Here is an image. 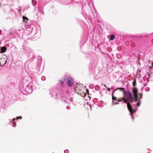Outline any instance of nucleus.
I'll return each mask as SVG.
<instances>
[{"mask_svg":"<svg viewBox=\"0 0 153 153\" xmlns=\"http://www.w3.org/2000/svg\"><path fill=\"white\" fill-rule=\"evenodd\" d=\"M117 89H120V91L123 92V94L124 95V97H125L126 94L127 96H128L130 98H131L132 97V93L129 91H128L126 92H125V91H124V88H118Z\"/></svg>","mask_w":153,"mask_h":153,"instance_id":"1","label":"nucleus"},{"mask_svg":"<svg viewBox=\"0 0 153 153\" xmlns=\"http://www.w3.org/2000/svg\"><path fill=\"white\" fill-rule=\"evenodd\" d=\"M67 84L69 86H72L73 85V81L72 78L70 77H67L66 79Z\"/></svg>","mask_w":153,"mask_h":153,"instance_id":"2","label":"nucleus"},{"mask_svg":"<svg viewBox=\"0 0 153 153\" xmlns=\"http://www.w3.org/2000/svg\"><path fill=\"white\" fill-rule=\"evenodd\" d=\"M127 106L128 109L131 113V115L132 116L133 114V111L130 103L129 102H128L127 103Z\"/></svg>","mask_w":153,"mask_h":153,"instance_id":"3","label":"nucleus"},{"mask_svg":"<svg viewBox=\"0 0 153 153\" xmlns=\"http://www.w3.org/2000/svg\"><path fill=\"white\" fill-rule=\"evenodd\" d=\"M6 62L5 59L2 58L0 60V66H2L4 65Z\"/></svg>","mask_w":153,"mask_h":153,"instance_id":"4","label":"nucleus"},{"mask_svg":"<svg viewBox=\"0 0 153 153\" xmlns=\"http://www.w3.org/2000/svg\"><path fill=\"white\" fill-rule=\"evenodd\" d=\"M132 91L133 94H137V89L135 87L133 88Z\"/></svg>","mask_w":153,"mask_h":153,"instance_id":"5","label":"nucleus"},{"mask_svg":"<svg viewBox=\"0 0 153 153\" xmlns=\"http://www.w3.org/2000/svg\"><path fill=\"white\" fill-rule=\"evenodd\" d=\"M7 50L6 47L4 46L1 48V52L2 53H4Z\"/></svg>","mask_w":153,"mask_h":153,"instance_id":"6","label":"nucleus"},{"mask_svg":"<svg viewBox=\"0 0 153 153\" xmlns=\"http://www.w3.org/2000/svg\"><path fill=\"white\" fill-rule=\"evenodd\" d=\"M65 80V77H62L60 80V82L62 84L64 83Z\"/></svg>","mask_w":153,"mask_h":153,"instance_id":"7","label":"nucleus"},{"mask_svg":"<svg viewBox=\"0 0 153 153\" xmlns=\"http://www.w3.org/2000/svg\"><path fill=\"white\" fill-rule=\"evenodd\" d=\"M22 18L23 19V21L25 22H27L28 20V19L27 17L24 16L22 17Z\"/></svg>","mask_w":153,"mask_h":153,"instance_id":"8","label":"nucleus"},{"mask_svg":"<svg viewBox=\"0 0 153 153\" xmlns=\"http://www.w3.org/2000/svg\"><path fill=\"white\" fill-rule=\"evenodd\" d=\"M115 38V36L114 35H111L110 37V40H113Z\"/></svg>","mask_w":153,"mask_h":153,"instance_id":"9","label":"nucleus"},{"mask_svg":"<svg viewBox=\"0 0 153 153\" xmlns=\"http://www.w3.org/2000/svg\"><path fill=\"white\" fill-rule=\"evenodd\" d=\"M136 85V80L135 79L133 82V85L134 87H135V86Z\"/></svg>","mask_w":153,"mask_h":153,"instance_id":"10","label":"nucleus"},{"mask_svg":"<svg viewBox=\"0 0 153 153\" xmlns=\"http://www.w3.org/2000/svg\"><path fill=\"white\" fill-rule=\"evenodd\" d=\"M138 94L140 95V98H139L138 100V101H139L140 99L142 98V96L143 94H141V93H139Z\"/></svg>","mask_w":153,"mask_h":153,"instance_id":"11","label":"nucleus"},{"mask_svg":"<svg viewBox=\"0 0 153 153\" xmlns=\"http://www.w3.org/2000/svg\"><path fill=\"white\" fill-rule=\"evenodd\" d=\"M125 97H124L123 98H120L119 99V100H117L118 102H120L122 100H123L124 98Z\"/></svg>","mask_w":153,"mask_h":153,"instance_id":"12","label":"nucleus"},{"mask_svg":"<svg viewBox=\"0 0 153 153\" xmlns=\"http://www.w3.org/2000/svg\"><path fill=\"white\" fill-rule=\"evenodd\" d=\"M112 100H117V98L116 97H114L113 96V94H112Z\"/></svg>","mask_w":153,"mask_h":153,"instance_id":"13","label":"nucleus"},{"mask_svg":"<svg viewBox=\"0 0 153 153\" xmlns=\"http://www.w3.org/2000/svg\"><path fill=\"white\" fill-rule=\"evenodd\" d=\"M134 98H138L137 94H134Z\"/></svg>","mask_w":153,"mask_h":153,"instance_id":"14","label":"nucleus"},{"mask_svg":"<svg viewBox=\"0 0 153 153\" xmlns=\"http://www.w3.org/2000/svg\"><path fill=\"white\" fill-rule=\"evenodd\" d=\"M130 101L132 102H133V101H134V98H133V97H131V98H130Z\"/></svg>","mask_w":153,"mask_h":153,"instance_id":"15","label":"nucleus"},{"mask_svg":"<svg viewBox=\"0 0 153 153\" xmlns=\"http://www.w3.org/2000/svg\"><path fill=\"white\" fill-rule=\"evenodd\" d=\"M140 102H137V106H138V107H139V106H140Z\"/></svg>","mask_w":153,"mask_h":153,"instance_id":"16","label":"nucleus"},{"mask_svg":"<svg viewBox=\"0 0 153 153\" xmlns=\"http://www.w3.org/2000/svg\"><path fill=\"white\" fill-rule=\"evenodd\" d=\"M22 118V117H21V116H19V117H16V119L17 120V119H21Z\"/></svg>","mask_w":153,"mask_h":153,"instance_id":"17","label":"nucleus"},{"mask_svg":"<svg viewBox=\"0 0 153 153\" xmlns=\"http://www.w3.org/2000/svg\"><path fill=\"white\" fill-rule=\"evenodd\" d=\"M123 100H124V102L125 103H126L127 101H128V100L124 99Z\"/></svg>","mask_w":153,"mask_h":153,"instance_id":"18","label":"nucleus"},{"mask_svg":"<svg viewBox=\"0 0 153 153\" xmlns=\"http://www.w3.org/2000/svg\"><path fill=\"white\" fill-rule=\"evenodd\" d=\"M138 98H135V99L134 100V101L135 102H136L137 101H138Z\"/></svg>","mask_w":153,"mask_h":153,"instance_id":"19","label":"nucleus"},{"mask_svg":"<svg viewBox=\"0 0 153 153\" xmlns=\"http://www.w3.org/2000/svg\"><path fill=\"white\" fill-rule=\"evenodd\" d=\"M78 87H76L75 88V90L77 91L78 89Z\"/></svg>","mask_w":153,"mask_h":153,"instance_id":"20","label":"nucleus"},{"mask_svg":"<svg viewBox=\"0 0 153 153\" xmlns=\"http://www.w3.org/2000/svg\"><path fill=\"white\" fill-rule=\"evenodd\" d=\"M13 123L15 124V126H15L16 125V123L15 122H14Z\"/></svg>","mask_w":153,"mask_h":153,"instance_id":"21","label":"nucleus"},{"mask_svg":"<svg viewBox=\"0 0 153 153\" xmlns=\"http://www.w3.org/2000/svg\"><path fill=\"white\" fill-rule=\"evenodd\" d=\"M108 91H110V88H108Z\"/></svg>","mask_w":153,"mask_h":153,"instance_id":"22","label":"nucleus"},{"mask_svg":"<svg viewBox=\"0 0 153 153\" xmlns=\"http://www.w3.org/2000/svg\"><path fill=\"white\" fill-rule=\"evenodd\" d=\"M15 119H15V118L13 119V121H14V120H15Z\"/></svg>","mask_w":153,"mask_h":153,"instance_id":"23","label":"nucleus"},{"mask_svg":"<svg viewBox=\"0 0 153 153\" xmlns=\"http://www.w3.org/2000/svg\"><path fill=\"white\" fill-rule=\"evenodd\" d=\"M115 103L116 104H118V102H116Z\"/></svg>","mask_w":153,"mask_h":153,"instance_id":"24","label":"nucleus"},{"mask_svg":"<svg viewBox=\"0 0 153 153\" xmlns=\"http://www.w3.org/2000/svg\"><path fill=\"white\" fill-rule=\"evenodd\" d=\"M104 86H105L106 87L105 85H104Z\"/></svg>","mask_w":153,"mask_h":153,"instance_id":"25","label":"nucleus"},{"mask_svg":"<svg viewBox=\"0 0 153 153\" xmlns=\"http://www.w3.org/2000/svg\"><path fill=\"white\" fill-rule=\"evenodd\" d=\"M32 1H33V0H32Z\"/></svg>","mask_w":153,"mask_h":153,"instance_id":"26","label":"nucleus"}]
</instances>
